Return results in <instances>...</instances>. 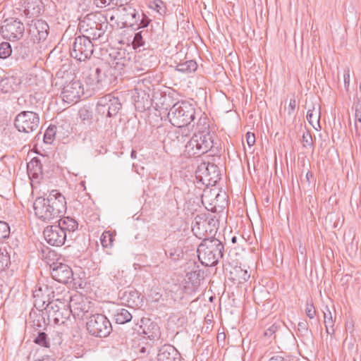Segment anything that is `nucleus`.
<instances>
[{"label":"nucleus","mask_w":361,"mask_h":361,"mask_svg":"<svg viewBox=\"0 0 361 361\" xmlns=\"http://www.w3.org/2000/svg\"><path fill=\"white\" fill-rule=\"evenodd\" d=\"M36 216L44 221L52 222L61 217L66 210L65 197L58 190H53L47 197H39L33 204Z\"/></svg>","instance_id":"1"},{"label":"nucleus","mask_w":361,"mask_h":361,"mask_svg":"<svg viewBox=\"0 0 361 361\" xmlns=\"http://www.w3.org/2000/svg\"><path fill=\"white\" fill-rule=\"evenodd\" d=\"M78 26L81 35L94 40L102 38L109 28L110 32L113 29L106 17L101 13H90L86 15L83 20L80 21Z\"/></svg>","instance_id":"2"},{"label":"nucleus","mask_w":361,"mask_h":361,"mask_svg":"<svg viewBox=\"0 0 361 361\" xmlns=\"http://www.w3.org/2000/svg\"><path fill=\"white\" fill-rule=\"evenodd\" d=\"M71 75L64 72H57L53 81L55 86L62 87L61 97L67 103L77 102L83 96L85 97L84 87L80 80H69Z\"/></svg>","instance_id":"3"},{"label":"nucleus","mask_w":361,"mask_h":361,"mask_svg":"<svg viewBox=\"0 0 361 361\" xmlns=\"http://www.w3.org/2000/svg\"><path fill=\"white\" fill-rule=\"evenodd\" d=\"M224 250V245L217 238H204L197 247L198 258L207 267L215 266L223 257Z\"/></svg>","instance_id":"4"},{"label":"nucleus","mask_w":361,"mask_h":361,"mask_svg":"<svg viewBox=\"0 0 361 361\" xmlns=\"http://www.w3.org/2000/svg\"><path fill=\"white\" fill-rule=\"evenodd\" d=\"M214 134L195 133L185 147V153L189 157H200L209 150L214 146Z\"/></svg>","instance_id":"5"},{"label":"nucleus","mask_w":361,"mask_h":361,"mask_svg":"<svg viewBox=\"0 0 361 361\" xmlns=\"http://www.w3.org/2000/svg\"><path fill=\"white\" fill-rule=\"evenodd\" d=\"M86 329L93 336L105 338L111 334L112 326L105 315L94 313L89 317L88 321H86Z\"/></svg>","instance_id":"6"},{"label":"nucleus","mask_w":361,"mask_h":361,"mask_svg":"<svg viewBox=\"0 0 361 361\" xmlns=\"http://www.w3.org/2000/svg\"><path fill=\"white\" fill-rule=\"evenodd\" d=\"M93 51L94 44L92 40L83 35L75 37L70 49L71 57L80 61L89 59Z\"/></svg>","instance_id":"7"},{"label":"nucleus","mask_w":361,"mask_h":361,"mask_svg":"<svg viewBox=\"0 0 361 361\" xmlns=\"http://www.w3.org/2000/svg\"><path fill=\"white\" fill-rule=\"evenodd\" d=\"M63 299L68 303L70 310H71V314L75 318L88 321L89 317L93 315V310L90 302L83 300L82 298H73L67 292L63 295Z\"/></svg>","instance_id":"8"},{"label":"nucleus","mask_w":361,"mask_h":361,"mask_svg":"<svg viewBox=\"0 0 361 361\" xmlns=\"http://www.w3.org/2000/svg\"><path fill=\"white\" fill-rule=\"evenodd\" d=\"M109 82L106 81V73L102 68L97 67L94 69H90L88 75L85 78L87 86L85 97H91L95 92L100 90Z\"/></svg>","instance_id":"9"},{"label":"nucleus","mask_w":361,"mask_h":361,"mask_svg":"<svg viewBox=\"0 0 361 361\" xmlns=\"http://www.w3.org/2000/svg\"><path fill=\"white\" fill-rule=\"evenodd\" d=\"M128 104L126 101L121 102L118 97L107 94L99 98L96 110L97 113H119L120 110L126 109Z\"/></svg>","instance_id":"10"},{"label":"nucleus","mask_w":361,"mask_h":361,"mask_svg":"<svg viewBox=\"0 0 361 361\" xmlns=\"http://www.w3.org/2000/svg\"><path fill=\"white\" fill-rule=\"evenodd\" d=\"M25 27L18 19H6L0 27V32L4 39L17 40L24 34Z\"/></svg>","instance_id":"11"},{"label":"nucleus","mask_w":361,"mask_h":361,"mask_svg":"<svg viewBox=\"0 0 361 361\" xmlns=\"http://www.w3.org/2000/svg\"><path fill=\"white\" fill-rule=\"evenodd\" d=\"M39 123L38 114H17L14 126L19 132L25 133L35 130Z\"/></svg>","instance_id":"12"},{"label":"nucleus","mask_w":361,"mask_h":361,"mask_svg":"<svg viewBox=\"0 0 361 361\" xmlns=\"http://www.w3.org/2000/svg\"><path fill=\"white\" fill-rule=\"evenodd\" d=\"M50 267L51 276L55 281L64 284L72 282L73 272L68 264L54 262Z\"/></svg>","instance_id":"13"},{"label":"nucleus","mask_w":361,"mask_h":361,"mask_svg":"<svg viewBox=\"0 0 361 361\" xmlns=\"http://www.w3.org/2000/svg\"><path fill=\"white\" fill-rule=\"evenodd\" d=\"M44 236L46 241L52 246L59 247L65 243L68 237L66 233L57 225L47 226L44 230Z\"/></svg>","instance_id":"14"},{"label":"nucleus","mask_w":361,"mask_h":361,"mask_svg":"<svg viewBox=\"0 0 361 361\" xmlns=\"http://www.w3.org/2000/svg\"><path fill=\"white\" fill-rule=\"evenodd\" d=\"M124 27H133L142 16L140 11H137L129 3L118 6Z\"/></svg>","instance_id":"15"},{"label":"nucleus","mask_w":361,"mask_h":361,"mask_svg":"<svg viewBox=\"0 0 361 361\" xmlns=\"http://www.w3.org/2000/svg\"><path fill=\"white\" fill-rule=\"evenodd\" d=\"M152 114H149V117ZM161 121H169L171 125L177 128L186 127L194 121L195 114H152Z\"/></svg>","instance_id":"16"},{"label":"nucleus","mask_w":361,"mask_h":361,"mask_svg":"<svg viewBox=\"0 0 361 361\" xmlns=\"http://www.w3.org/2000/svg\"><path fill=\"white\" fill-rule=\"evenodd\" d=\"M29 32L36 40L44 41L49 35V26L42 19L33 20L29 25Z\"/></svg>","instance_id":"17"},{"label":"nucleus","mask_w":361,"mask_h":361,"mask_svg":"<svg viewBox=\"0 0 361 361\" xmlns=\"http://www.w3.org/2000/svg\"><path fill=\"white\" fill-rule=\"evenodd\" d=\"M131 102L135 110L138 113H145L149 111L152 106L150 94L144 92H135L131 97Z\"/></svg>","instance_id":"18"},{"label":"nucleus","mask_w":361,"mask_h":361,"mask_svg":"<svg viewBox=\"0 0 361 361\" xmlns=\"http://www.w3.org/2000/svg\"><path fill=\"white\" fill-rule=\"evenodd\" d=\"M60 304L61 307L58 308L56 312H51L50 317L48 319L49 321L52 320L54 324L58 325L63 324L71 314V310H70L68 302L64 300V302H60Z\"/></svg>","instance_id":"19"},{"label":"nucleus","mask_w":361,"mask_h":361,"mask_svg":"<svg viewBox=\"0 0 361 361\" xmlns=\"http://www.w3.org/2000/svg\"><path fill=\"white\" fill-rule=\"evenodd\" d=\"M158 361H181V355L171 345H164L159 350Z\"/></svg>","instance_id":"20"},{"label":"nucleus","mask_w":361,"mask_h":361,"mask_svg":"<svg viewBox=\"0 0 361 361\" xmlns=\"http://www.w3.org/2000/svg\"><path fill=\"white\" fill-rule=\"evenodd\" d=\"M204 277V271L200 269L199 266H197L195 269L187 273L185 281L188 284H191L192 290L195 291L200 286V281L203 280Z\"/></svg>","instance_id":"21"},{"label":"nucleus","mask_w":361,"mask_h":361,"mask_svg":"<svg viewBox=\"0 0 361 361\" xmlns=\"http://www.w3.org/2000/svg\"><path fill=\"white\" fill-rule=\"evenodd\" d=\"M57 226L61 228L66 235L72 237L74 231L78 228V223L74 219L69 216L60 217Z\"/></svg>","instance_id":"22"},{"label":"nucleus","mask_w":361,"mask_h":361,"mask_svg":"<svg viewBox=\"0 0 361 361\" xmlns=\"http://www.w3.org/2000/svg\"><path fill=\"white\" fill-rule=\"evenodd\" d=\"M206 221L204 214L197 215L195 217L192 223V231L196 236L204 234Z\"/></svg>","instance_id":"23"},{"label":"nucleus","mask_w":361,"mask_h":361,"mask_svg":"<svg viewBox=\"0 0 361 361\" xmlns=\"http://www.w3.org/2000/svg\"><path fill=\"white\" fill-rule=\"evenodd\" d=\"M27 44L20 43L15 47L14 54L17 60L27 59L31 56L32 51Z\"/></svg>","instance_id":"24"},{"label":"nucleus","mask_w":361,"mask_h":361,"mask_svg":"<svg viewBox=\"0 0 361 361\" xmlns=\"http://www.w3.org/2000/svg\"><path fill=\"white\" fill-rule=\"evenodd\" d=\"M42 4L40 0H24L25 11L27 14L37 16L41 13Z\"/></svg>","instance_id":"25"},{"label":"nucleus","mask_w":361,"mask_h":361,"mask_svg":"<svg viewBox=\"0 0 361 361\" xmlns=\"http://www.w3.org/2000/svg\"><path fill=\"white\" fill-rule=\"evenodd\" d=\"M49 297V294H48L47 296H44L43 295V290L41 287H39L38 289H36L33 291V298H34V306L37 309H44L46 307L45 305H47V302H48L46 298Z\"/></svg>","instance_id":"26"},{"label":"nucleus","mask_w":361,"mask_h":361,"mask_svg":"<svg viewBox=\"0 0 361 361\" xmlns=\"http://www.w3.org/2000/svg\"><path fill=\"white\" fill-rule=\"evenodd\" d=\"M114 319L116 323L124 324L130 322L133 319L131 313L126 309L119 308L114 314Z\"/></svg>","instance_id":"27"},{"label":"nucleus","mask_w":361,"mask_h":361,"mask_svg":"<svg viewBox=\"0 0 361 361\" xmlns=\"http://www.w3.org/2000/svg\"><path fill=\"white\" fill-rule=\"evenodd\" d=\"M27 171L33 178H38L42 173V164L38 157H34L27 163Z\"/></svg>","instance_id":"28"},{"label":"nucleus","mask_w":361,"mask_h":361,"mask_svg":"<svg viewBox=\"0 0 361 361\" xmlns=\"http://www.w3.org/2000/svg\"><path fill=\"white\" fill-rule=\"evenodd\" d=\"M53 296L52 298H49L47 299L48 302L46 305V307H44V310L46 311V313L47 314L48 319L50 317V313L51 312L54 311L56 312L58 308L61 307L60 302H64V300L62 297H59L57 295V297L55 298V295L54 294V292H52Z\"/></svg>","instance_id":"29"},{"label":"nucleus","mask_w":361,"mask_h":361,"mask_svg":"<svg viewBox=\"0 0 361 361\" xmlns=\"http://www.w3.org/2000/svg\"><path fill=\"white\" fill-rule=\"evenodd\" d=\"M154 90V85L152 83L151 78H144L137 80L134 88L135 92H144L150 94V92Z\"/></svg>","instance_id":"30"},{"label":"nucleus","mask_w":361,"mask_h":361,"mask_svg":"<svg viewBox=\"0 0 361 361\" xmlns=\"http://www.w3.org/2000/svg\"><path fill=\"white\" fill-rule=\"evenodd\" d=\"M324 317L326 332L330 336H332L335 331L334 329V320L333 319L332 314L327 306L324 311Z\"/></svg>","instance_id":"31"},{"label":"nucleus","mask_w":361,"mask_h":361,"mask_svg":"<svg viewBox=\"0 0 361 361\" xmlns=\"http://www.w3.org/2000/svg\"><path fill=\"white\" fill-rule=\"evenodd\" d=\"M197 68V64L194 60H188L183 63H180L176 66L178 71L190 73L195 72Z\"/></svg>","instance_id":"32"},{"label":"nucleus","mask_w":361,"mask_h":361,"mask_svg":"<svg viewBox=\"0 0 361 361\" xmlns=\"http://www.w3.org/2000/svg\"><path fill=\"white\" fill-rule=\"evenodd\" d=\"M210 121L207 114H201L197 123V133H207L209 131Z\"/></svg>","instance_id":"33"},{"label":"nucleus","mask_w":361,"mask_h":361,"mask_svg":"<svg viewBox=\"0 0 361 361\" xmlns=\"http://www.w3.org/2000/svg\"><path fill=\"white\" fill-rule=\"evenodd\" d=\"M173 113H195L192 104L188 101H181L173 105Z\"/></svg>","instance_id":"34"},{"label":"nucleus","mask_w":361,"mask_h":361,"mask_svg":"<svg viewBox=\"0 0 361 361\" xmlns=\"http://www.w3.org/2000/svg\"><path fill=\"white\" fill-rule=\"evenodd\" d=\"M56 132V126L55 125H50L44 134V142L46 144H51L54 140Z\"/></svg>","instance_id":"35"},{"label":"nucleus","mask_w":361,"mask_h":361,"mask_svg":"<svg viewBox=\"0 0 361 361\" xmlns=\"http://www.w3.org/2000/svg\"><path fill=\"white\" fill-rule=\"evenodd\" d=\"M235 280H237L238 283H243L246 281L250 278V274L247 270L243 269L240 267L234 268Z\"/></svg>","instance_id":"36"},{"label":"nucleus","mask_w":361,"mask_h":361,"mask_svg":"<svg viewBox=\"0 0 361 361\" xmlns=\"http://www.w3.org/2000/svg\"><path fill=\"white\" fill-rule=\"evenodd\" d=\"M34 342L44 348H49L50 346L47 334L44 332H39L37 336L34 339Z\"/></svg>","instance_id":"37"},{"label":"nucleus","mask_w":361,"mask_h":361,"mask_svg":"<svg viewBox=\"0 0 361 361\" xmlns=\"http://www.w3.org/2000/svg\"><path fill=\"white\" fill-rule=\"evenodd\" d=\"M12 48L10 43L3 42L0 43V58L6 59L10 56L12 54Z\"/></svg>","instance_id":"38"},{"label":"nucleus","mask_w":361,"mask_h":361,"mask_svg":"<svg viewBox=\"0 0 361 361\" xmlns=\"http://www.w3.org/2000/svg\"><path fill=\"white\" fill-rule=\"evenodd\" d=\"M306 118L310 125L315 129H321V126L319 123V120L321 118V114H306Z\"/></svg>","instance_id":"39"},{"label":"nucleus","mask_w":361,"mask_h":361,"mask_svg":"<svg viewBox=\"0 0 361 361\" xmlns=\"http://www.w3.org/2000/svg\"><path fill=\"white\" fill-rule=\"evenodd\" d=\"M114 236L111 231H104L101 235L100 241L104 247L111 246L113 242Z\"/></svg>","instance_id":"40"},{"label":"nucleus","mask_w":361,"mask_h":361,"mask_svg":"<svg viewBox=\"0 0 361 361\" xmlns=\"http://www.w3.org/2000/svg\"><path fill=\"white\" fill-rule=\"evenodd\" d=\"M127 301L131 305L138 306L141 302L140 295L136 290L130 291Z\"/></svg>","instance_id":"41"},{"label":"nucleus","mask_w":361,"mask_h":361,"mask_svg":"<svg viewBox=\"0 0 361 361\" xmlns=\"http://www.w3.org/2000/svg\"><path fill=\"white\" fill-rule=\"evenodd\" d=\"M206 176H210L209 180L217 178L219 176L218 166L214 164H208L206 170Z\"/></svg>","instance_id":"42"},{"label":"nucleus","mask_w":361,"mask_h":361,"mask_svg":"<svg viewBox=\"0 0 361 361\" xmlns=\"http://www.w3.org/2000/svg\"><path fill=\"white\" fill-rule=\"evenodd\" d=\"M151 7L156 10L161 16L164 15L166 12L165 4L161 0H154L152 4Z\"/></svg>","instance_id":"43"},{"label":"nucleus","mask_w":361,"mask_h":361,"mask_svg":"<svg viewBox=\"0 0 361 361\" xmlns=\"http://www.w3.org/2000/svg\"><path fill=\"white\" fill-rule=\"evenodd\" d=\"M10 235V227L5 221H0V241L7 238Z\"/></svg>","instance_id":"44"},{"label":"nucleus","mask_w":361,"mask_h":361,"mask_svg":"<svg viewBox=\"0 0 361 361\" xmlns=\"http://www.w3.org/2000/svg\"><path fill=\"white\" fill-rule=\"evenodd\" d=\"M10 264V256L0 250V271L4 270Z\"/></svg>","instance_id":"45"},{"label":"nucleus","mask_w":361,"mask_h":361,"mask_svg":"<svg viewBox=\"0 0 361 361\" xmlns=\"http://www.w3.org/2000/svg\"><path fill=\"white\" fill-rule=\"evenodd\" d=\"M140 14H142V16L139 18L138 22L135 24V25H136L137 28H145L149 25L151 20L142 11H140Z\"/></svg>","instance_id":"46"},{"label":"nucleus","mask_w":361,"mask_h":361,"mask_svg":"<svg viewBox=\"0 0 361 361\" xmlns=\"http://www.w3.org/2000/svg\"><path fill=\"white\" fill-rule=\"evenodd\" d=\"M129 62V59L126 57H118L116 56L114 59L113 64L116 68L118 70H122L124 67H126Z\"/></svg>","instance_id":"47"},{"label":"nucleus","mask_w":361,"mask_h":361,"mask_svg":"<svg viewBox=\"0 0 361 361\" xmlns=\"http://www.w3.org/2000/svg\"><path fill=\"white\" fill-rule=\"evenodd\" d=\"M145 42L146 41L144 39L142 34H140L137 32L134 35L132 44L134 49H137L143 47L145 44Z\"/></svg>","instance_id":"48"},{"label":"nucleus","mask_w":361,"mask_h":361,"mask_svg":"<svg viewBox=\"0 0 361 361\" xmlns=\"http://www.w3.org/2000/svg\"><path fill=\"white\" fill-rule=\"evenodd\" d=\"M32 322L33 326L37 327V329H39V330L41 329H44V326L47 325L45 318L43 316V313L37 315V318L34 319Z\"/></svg>","instance_id":"49"},{"label":"nucleus","mask_w":361,"mask_h":361,"mask_svg":"<svg viewBox=\"0 0 361 361\" xmlns=\"http://www.w3.org/2000/svg\"><path fill=\"white\" fill-rule=\"evenodd\" d=\"M306 314L310 319H313L316 315V310L312 302H307L305 309Z\"/></svg>","instance_id":"50"},{"label":"nucleus","mask_w":361,"mask_h":361,"mask_svg":"<svg viewBox=\"0 0 361 361\" xmlns=\"http://www.w3.org/2000/svg\"><path fill=\"white\" fill-rule=\"evenodd\" d=\"M302 142L305 147L312 146V137L310 133L308 132L305 133L302 135Z\"/></svg>","instance_id":"51"},{"label":"nucleus","mask_w":361,"mask_h":361,"mask_svg":"<svg viewBox=\"0 0 361 361\" xmlns=\"http://www.w3.org/2000/svg\"><path fill=\"white\" fill-rule=\"evenodd\" d=\"M94 4L98 8H105L106 6L112 4L114 6L113 0H93Z\"/></svg>","instance_id":"52"},{"label":"nucleus","mask_w":361,"mask_h":361,"mask_svg":"<svg viewBox=\"0 0 361 361\" xmlns=\"http://www.w3.org/2000/svg\"><path fill=\"white\" fill-rule=\"evenodd\" d=\"M279 329V326L277 325L276 324H274L271 325L269 327H268L264 331V335L265 336L270 337L274 334H275L278 331Z\"/></svg>","instance_id":"53"},{"label":"nucleus","mask_w":361,"mask_h":361,"mask_svg":"<svg viewBox=\"0 0 361 361\" xmlns=\"http://www.w3.org/2000/svg\"><path fill=\"white\" fill-rule=\"evenodd\" d=\"M343 79H344L345 89L347 92H348L349 86H350V69H349V68H346L344 70Z\"/></svg>","instance_id":"54"},{"label":"nucleus","mask_w":361,"mask_h":361,"mask_svg":"<svg viewBox=\"0 0 361 361\" xmlns=\"http://www.w3.org/2000/svg\"><path fill=\"white\" fill-rule=\"evenodd\" d=\"M140 34H142V36L143 37L145 41L147 40H151L153 41L155 39L153 37V35L152 33H149V30H142L140 32H138Z\"/></svg>","instance_id":"55"},{"label":"nucleus","mask_w":361,"mask_h":361,"mask_svg":"<svg viewBox=\"0 0 361 361\" xmlns=\"http://www.w3.org/2000/svg\"><path fill=\"white\" fill-rule=\"evenodd\" d=\"M148 296L152 299V301L158 302L161 298L162 295L160 293L152 289L150 294Z\"/></svg>","instance_id":"56"},{"label":"nucleus","mask_w":361,"mask_h":361,"mask_svg":"<svg viewBox=\"0 0 361 361\" xmlns=\"http://www.w3.org/2000/svg\"><path fill=\"white\" fill-rule=\"evenodd\" d=\"M355 120V128L358 132L361 130V114H353Z\"/></svg>","instance_id":"57"},{"label":"nucleus","mask_w":361,"mask_h":361,"mask_svg":"<svg viewBox=\"0 0 361 361\" xmlns=\"http://www.w3.org/2000/svg\"><path fill=\"white\" fill-rule=\"evenodd\" d=\"M246 140L247 145L251 147L255 143V134L247 132L246 133Z\"/></svg>","instance_id":"58"},{"label":"nucleus","mask_w":361,"mask_h":361,"mask_svg":"<svg viewBox=\"0 0 361 361\" xmlns=\"http://www.w3.org/2000/svg\"><path fill=\"white\" fill-rule=\"evenodd\" d=\"M298 331L307 333L308 331V324L307 322H300L298 324Z\"/></svg>","instance_id":"59"},{"label":"nucleus","mask_w":361,"mask_h":361,"mask_svg":"<svg viewBox=\"0 0 361 361\" xmlns=\"http://www.w3.org/2000/svg\"><path fill=\"white\" fill-rule=\"evenodd\" d=\"M269 361H291V360L288 357H284L281 355H276L272 356Z\"/></svg>","instance_id":"60"},{"label":"nucleus","mask_w":361,"mask_h":361,"mask_svg":"<svg viewBox=\"0 0 361 361\" xmlns=\"http://www.w3.org/2000/svg\"><path fill=\"white\" fill-rule=\"evenodd\" d=\"M352 109L355 110V113H361V100L357 99L355 101Z\"/></svg>","instance_id":"61"},{"label":"nucleus","mask_w":361,"mask_h":361,"mask_svg":"<svg viewBox=\"0 0 361 361\" xmlns=\"http://www.w3.org/2000/svg\"><path fill=\"white\" fill-rule=\"evenodd\" d=\"M113 1H114V6H121L123 4L130 3L132 0H113Z\"/></svg>","instance_id":"62"},{"label":"nucleus","mask_w":361,"mask_h":361,"mask_svg":"<svg viewBox=\"0 0 361 361\" xmlns=\"http://www.w3.org/2000/svg\"><path fill=\"white\" fill-rule=\"evenodd\" d=\"M289 112L290 113V111H295V106H296V102H295V99H290V102H289Z\"/></svg>","instance_id":"63"},{"label":"nucleus","mask_w":361,"mask_h":361,"mask_svg":"<svg viewBox=\"0 0 361 361\" xmlns=\"http://www.w3.org/2000/svg\"><path fill=\"white\" fill-rule=\"evenodd\" d=\"M8 82V79H2L0 82V86L2 87V90L4 89V85H7Z\"/></svg>","instance_id":"64"}]
</instances>
